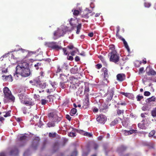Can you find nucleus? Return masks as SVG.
Wrapping results in <instances>:
<instances>
[{
    "label": "nucleus",
    "instance_id": "nucleus-37",
    "mask_svg": "<svg viewBox=\"0 0 156 156\" xmlns=\"http://www.w3.org/2000/svg\"><path fill=\"white\" fill-rule=\"evenodd\" d=\"M68 135L69 136H70L71 137H74V136H76V134L75 133L73 132H70L68 134Z\"/></svg>",
    "mask_w": 156,
    "mask_h": 156
},
{
    "label": "nucleus",
    "instance_id": "nucleus-9",
    "mask_svg": "<svg viewBox=\"0 0 156 156\" xmlns=\"http://www.w3.org/2000/svg\"><path fill=\"white\" fill-rule=\"evenodd\" d=\"M23 104L26 105H28L30 106H33L34 104V101H32L31 99L27 98H26L24 101L23 102Z\"/></svg>",
    "mask_w": 156,
    "mask_h": 156
},
{
    "label": "nucleus",
    "instance_id": "nucleus-39",
    "mask_svg": "<svg viewBox=\"0 0 156 156\" xmlns=\"http://www.w3.org/2000/svg\"><path fill=\"white\" fill-rule=\"evenodd\" d=\"M47 101L45 99H42L41 100V104L42 105H44L47 103Z\"/></svg>",
    "mask_w": 156,
    "mask_h": 156
},
{
    "label": "nucleus",
    "instance_id": "nucleus-18",
    "mask_svg": "<svg viewBox=\"0 0 156 156\" xmlns=\"http://www.w3.org/2000/svg\"><path fill=\"white\" fill-rule=\"evenodd\" d=\"M3 92L4 96H5L11 93V92L10 91L8 88L7 87H5L3 89Z\"/></svg>",
    "mask_w": 156,
    "mask_h": 156
},
{
    "label": "nucleus",
    "instance_id": "nucleus-12",
    "mask_svg": "<svg viewBox=\"0 0 156 156\" xmlns=\"http://www.w3.org/2000/svg\"><path fill=\"white\" fill-rule=\"evenodd\" d=\"M146 121V119H144L140 123H138V127L142 129H145L146 128L145 125V122Z\"/></svg>",
    "mask_w": 156,
    "mask_h": 156
},
{
    "label": "nucleus",
    "instance_id": "nucleus-41",
    "mask_svg": "<svg viewBox=\"0 0 156 156\" xmlns=\"http://www.w3.org/2000/svg\"><path fill=\"white\" fill-rule=\"evenodd\" d=\"M60 87L62 89H64L66 87V86L64 83L61 82L60 83Z\"/></svg>",
    "mask_w": 156,
    "mask_h": 156
},
{
    "label": "nucleus",
    "instance_id": "nucleus-23",
    "mask_svg": "<svg viewBox=\"0 0 156 156\" xmlns=\"http://www.w3.org/2000/svg\"><path fill=\"white\" fill-rule=\"evenodd\" d=\"M76 108H73L71 109L70 112V114L71 116H73L76 113Z\"/></svg>",
    "mask_w": 156,
    "mask_h": 156
},
{
    "label": "nucleus",
    "instance_id": "nucleus-54",
    "mask_svg": "<svg viewBox=\"0 0 156 156\" xmlns=\"http://www.w3.org/2000/svg\"><path fill=\"white\" fill-rule=\"evenodd\" d=\"M62 68H61L59 66H58V69L56 72V73H59L62 71Z\"/></svg>",
    "mask_w": 156,
    "mask_h": 156
},
{
    "label": "nucleus",
    "instance_id": "nucleus-55",
    "mask_svg": "<svg viewBox=\"0 0 156 156\" xmlns=\"http://www.w3.org/2000/svg\"><path fill=\"white\" fill-rule=\"evenodd\" d=\"M83 89L82 88H79L78 89V92L79 93V94H82L83 91Z\"/></svg>",
    "mask_w": 156,
    "mask_h": 156
},
{
    "label": "nucleus",
    "instance_id": "nucleus-45",
    "mask_svg": "<svg viewBox=\"0 0 156 156\" xmlns=\"http://www.w3.org/2000/svg\"><path fill=\"white\" fill-rule=\"evenodd\" d=\"M143 97L142 96L138 95L136 97V98L138 101H140L142 99Z\"/></svg>",
    "mask_w": 156,
    "mask_h": 156
},
{
    "label": "nucleus",
    "instance_id": "nucleus-63",
    "mask_svg": "<svg viewBox=\"0 0 156 156\" xmlns=\"http://www.w3.org/2000/svg\"><path fill=\"white\" fill-rule=\"evenodd\" d=\"M88 154L87 152H83L82 154V156H87Z\"/></svg>",
    "mask_w": 156,
    "mask_h": 156
},
{
    "label": "nucleus",
    "instance_id": "nucleus-43",
    "mask_svg": "<svg viewBox=\"0 0 156 156\" xmlns=\"http://www.w3.org/2000/svg\"><path fill=\"white\" fill-rule=\"evenodd\" d=\"M109 49L112 51H115V46L113 45H111L109 46Z\"/></svg>",
    "mask_w": 156,
    "mask_h": 156
},
{
    "label": "nucleus",
    "instance_id": "nucleus-4",
    "mask_svg": "<svg viewBox=\"0 0 156 156\" xmlns=\"http://www.w3.org/2000/svg\"><path fill=\"white\" fill-rule=\"evenodd\" d=\"M114 87H109L108 89V91L107 94L106 101L108 102L110 101L112 99L113 95L114 93Z\"/></svg>",
    "mask_w": 156,
    "mask_h": 156
},
{
    "label": "nucleus",
    "instance_id": "nucleus-57",
    "mask_svg": "<svg viewBox=\"0 0 156 156\" xmlns=\"http://www.w3.org/2000/svg\"><path fill=\"white\" fill-rule=\"evenodd\" d=\"M93 111L95 112H97L98 111V109L96 107H94L93 108Z\"/></svg>",
    "mask_w": 156,
    "mask_h": 156
},
{
    "label": "nucleus",
    "instance_id": "nucleus-42",
    "mask_svg": "<svg viewBox=\"0 0 156 156\" xmlns=\"http://www.w3.org/2000/svg\"><path fill=\"white\" fill-rule=\"evenodd\" d=\"M40 96L38 95H36V94L34 95V98L37 100H40Z\"/></svg>",
    "mask_w": 156,
    "mask_h": 156
},
{
    "label": "nucleus",
    "instance_id": "nucleus-38",
    "mask_svg": "<svg viewBox=\"0 0 156 156\" xmlns=\"http://www.w3.org/2000/svg\"><path fill=\"white\" fill-rule=\"evenodd\" d=\"M62 67L63 69L66 70L68 69V65L66 63H64V64L62 65Z\"/></svg>",
    "mask_w": 156,
    "mask_h": 156
},
{
    "label": "nucleus",
    "instance_id": "nucleus-11",
    "mask_svg": "<svg viewBox=\"0 0 156 156\" xmlns=\"http://www.w3.org/2000/svg\"><path fill=\"white\" fill-rule=\"evenodd\" d=\"M116 77L118 81L122 82L125 79L126 76L123 73H120L117 75Z\"/></svg>",
    "mask_w": 156,
    "mask_h": 156
},
{
    "label": "nucleus",
    "instance_id": "nucleus-15",
    "mask_svg": "<svg viewBox=\"0 0 156 156\" xmlns=\"http://www.w3.org/2000/svg\"><path fill=\"white\" fill-rule=\"evenodd\" d=\"M18 95L19 97L20 101L22 103H23V102H24L27 98V96H25L22 93L19 94H18Z\"/></svg>",
    "mask_w": 156,
    "mask_h": 156
},
{
    "label": "nucleus",
    "instance_id": "nucleus-49",
    "mask_svg": "<svg viewBox=\"0 0 156 156\" xmlns=\"http://www.w3.org/2000/svg\"><path fill=\"white\" fill-rule=\"evenodd\" d=\"M98 57L103 62L105 63V59L103 56L101 55H100L98 56Z\"/></svg>",
    "mask_w": 156,
    "mask_h": 156
},
{
    "label": "nucleus",
    "instance_id": "nucleus-14",
    "mask_svg": "<svg viewBox=\"0 0 156 156\" xmlns=\"http://www.w3.org/2000/svg\"><path fill=\"white\" fill-rule=\"evenodd\" d=\"M2 77L5 81L12 82V77L11 75L8 76L3 75Z\"/></svg>",
    "mask_w": 156,
    "mask_h": 156
},
{
    "label": "nucleus",
    "instance_id": "nucleus-8",
    "mask_svg": "<svg viewBox=\"0 0 156 156\" xmlns=\"http://www.w3.org/2000/svg\"><path fill=\"white\" fill-rule=\"evenodd\" d=\"M107 120L106 117L103 115H101L97 118V120L100 123L104 124Z\"/></svg>",
    "mask_w": 156,
    "mask_h": 156
},
{
    "label": "nucleus",
    "instance_id": "nucleus-27",
    "mask_svg": "<svg viewBox=\"0 0 156 156\" xmlns=\"http://www.w3.org/2000/svg\"><path fill=\"white\" fill-rule=\"evenodd\" d=\"M18 153V151L17 149H16L14 151H12L11 152V154L12 155H16Z\"/></svg>",
    "mask_w": 156,
    "mask_h": 156
},
{
    "label": "nucleus",
    "instance_id": "nucleus-32",
    "mask_svg": "<svg viewBox=\"0 0 156 156\" xmlns=\"http://www.w3.org/2000/svg\"><path fill=\"white\" fill-rule=\"evenodd\" d=\"M124 111L123 110H121L120 109H118L117 111V114L118 115H119L121 114H123Z\"/></svg>",
    "mask_w": 156,
    "mask_h": 156
},
{
    "label": "nucleus",
    "instance_id": "nucleus-44",
    "mask_svg": "<svg viewBox=\"0 0 156 156\" xmlns=\"http://www.w3.org/2000/svg\"><path fill=\"white\" fill-rule=\"evenodd\" d=\"M56 135V133H49V136L50 137H53L55 136Z\"/></svg>",
    "mask_w": 156,
    "mask_h": 156
},
{
    "label": "nucleus",
    "instance_id": "nucleus-16",
    "mask_svg": "<svg viewBox=\"0 0 156 156\" xmlns=\"http://www.w3.org/2000/svg\"><path fill=\"white\" fill-rule=\"evenodd\" d=\"M107 108L108 107L107 105L104 103L102 104L100 107L99 111L100 112H105L106 111V110L107 109Z\"/></svg>",
    "mask_w": 156,
    "mask_h": 156
},
{
    "label": "nucleus",
    "instance_id": "nucleus-48",
    "mask_svg": "<svg viewBox=\"0 0 156 156\" xmlns=\"http://www.w3.org/2000/svg\"><path fill=\"white\" fill-rule=\"evenodd\" d=\"M27 137L26 136L23 135L21 136L20 138V140H23L26 139Z\"/></svg>",
    "mask_w": 156,
    "mask_h": 156
},
{
    "label": "nucleus",
    "instance_id": "nucleus-33",
    "mask_svg": "<svg viewBox=\"0 0 156 156\" xmlns=\"http://www.w3.org/2000/svg\"><path fill=\"white\" fill-rule=\"evenodd\" d=\"M118 122V121L117 119H115L111 123V126H114L115 125V124L117 123Z\"/></svg>",
    "mask_w": 156,
    "mask_h": 156
},
{
    "label": "nucleus",
    "instance_id": "nucleus-2",
    "mask_svg": "<svg viewBox=\"0 0 156 156\" xmlns=\"http://www.w3.org/2000/svg\"><path fill=\"white\" fill-rule=\"evenodd\" d=\"M108 56H110L109 60L110 62L118 64V62L119 61V56L116 51H111L108 53Z\"/></svg>",
    "mask_w": 156,
    "mask_h": 156
},
{
    "label": "nucleus",
    "instance_id": "nucleus-47",
    "mask_svg": "<svg viewBox=\"0 0 156 156\" xmlns=\"http://www.w3.org/2000/svg\"><path fill=\"white\" fill-rule=\"evenodd\" d=\"M151 5V4L150 3L148 2H145L144 3V6L146 7L149 8Z\"/></svg>",
    "mask_w": 156,
    "mask_h": 156
},
{
    "label": "nucleus",
    "instance_id": "nucleus-62",
    "mask_svg": "<svg viewBox=\"0 0 156 156\" xmlns=\"http://www.w3.org/2000/svg\"><path fill=\"white\" fill-rule=\"evenodd\" d=\"M0 156H6L5 154L3 152L0 153Z\"/></svg>",
    "mask_w": 156,
    "mask_h": 156
},
{
    "label": "nucleus",
    "instance_id": "nucleus-50",
    "mask_svg": "<svg viewBox=\"0 0 156 156\" xmlns=\"http://www.w3.org/2000/svg\"><path fill=\"white\" fill-rule=\"evenodd\" d=\"M150 94L151 93L149 92L146 91L144 92V95L145 96H149Z\"/></svg>",
    "mask_w": 156,
    "mask_h": 156
},
{
    "label": "nucleus",
    "instance_id": "nucleus-3",
    "mask_svg": "<svg viewBox=\"0 0 156 156\" xmlns=\"http://www.w3.org/2000/svg\"><path fill=\"white\" fill-rule=\"evenodd\" d=\"M44 45L47 47L56 50H58L62 48V47L58 46L57 42H45Z\"/></svg>",
    "mask_w": 156,
    "mask_h": 156
},
{
    "label": "nucleus",
    "instance_id": "nucleus-26",
    "mask_svg": "<svg viewBox=\"0 0 156 156\" xmlns=\"http://www.w3.org/2000/svg\"><path fill=\"white\" fill-rule=\"evenodd\" d=\"M72 12H73V14L75 16H77L80 13V12L79 10H72Z\"/></svg>",
    "mask_w": 156,
    "mask_h": 156
},
{
    "label": "nucleus",
    "instance_id": "nucleus-35",
    "mask_svg": "<svg viewBox=\"0 0 156 156\" xmlns=\"http://www.w3.org/2000/svg\"><path fill=\"white\" fill-rule=\"evenodd\" d=\"M1 70H2V73H6L8 72L7 68H5L4 67L3 68L2 67Z\"/></svg>",
    "mask_w": 156,
    "mask_h": 156
},
{
    "label": "nucleus",
    "instance_id": "nucleus-6",
    "mask_svg": "<svg viewBox=\"0 0 156 156\" xmlns=\"http://www.w3.org/2000/svg\"><path fill=\"white\" fill-rule=\"evenodd\" d=\"M49 117L53 118L54 122L58 123L62 119L61 117H59L57 115L54 113H50L48 114Z\"/></svg>",
    "mask_w": 156,
    "mask_h": 156
},
{
    "label": "nucleus",
    "instance_id": "nucleus-46",
    "mask_svg": "<svg viewBox=\"0 0 156 156\" xmlns=\"http://www.w3.org/2000/svg\"><path fill=\"white\" fill-rule=\"evenodd\" d=\"M77 154V152L76 150H75L72 153L71 156H76Z\"/></svg>",
    "mask_w": 156,
    "mask_h": 156
},
{
    "label": "nucleus",
    "instance_id": "nucleus-17",
    "mask_svg": "<svg viewBox=\"0 0 156 156\" xmlns=\"http://www.w3.org/2000/svg\"><path fill=\"white\" fill-rule=\"evenodd\" d=\"M68 49L66 50V48H63V51L64 52V54L65 55H67L69 53V50L72 49L73 48V46L72 45L68 46H67Z\"/></svg>",
    "mask_w": 156,
    "mask_h": 156
},
{
    "label": "nucleus",
    "instance_id": "nucleus-30",
    "mask_svg": "<svg viewBox=\"0 0 156 156\" xmlns=\"http://www.w3.org/2000/svg\"><path fill=\"white\" fill-rule=\"evenodd\" d=\"M152 115L154 117L156 116V108L153 109L151 111Z\"/></svg>",
    "mask_w": 156,
    "mask_h": 156
},
{
    "label": "nucleus",
    "instance_id": "nucleus-7",
    "mask_svg": "<svg viewBox=\"0 0 156 156\" xmlns=\"http://www.w3.org/2000/svg\"><path fill=\"white\" fill-rule=\"evenodd\" d=\"M65 32L62 29H58L57 31H56L54 33V36L55 37H54V39L55 40L57 37H55V36L58 37L62 36L64 34Z\"/></svg>",
    "mask_w": 156,
    "mask_h": 156
},
{
    "label": "nucleus",
    "instance_id": "nucleus-61",
    "mask_svg": "<svg viewBox=\"0 0 156 156\" xmlns=\"http://www.w3.org/2000/svg\"><path fill=\"white\" fill-rule=\"evenodd\" d=\"M94 147L95 149H96L98 147V145L97 144H94Z\"/></svg>",
    "mask_w": 156,
    "mask_h": 156
},
{
    "label": "nucleus",
    "instance_id": "nucleus-56",
    "mask_svg": "<svg viewBox=\"0 0 156 156\" xmlns=\"http://www.w3.org/2000/svg\"><path fill=\"white\" fill-rule=\"evenodd\" d=\"M66 118L69 121H70L71 118V117L68 115H66Z\"/></svg>",
    "mask_w": 156,
    "mask_h": 156
},
{
    "label": "nucleus",
    "instance_id": "nucleus-13",
    "mask_svg": "<svg viewBox=\"0 0 156 156\" xmlns=\"http://www.w3.org/2000/svg\"><path fill=\"white\" fill-rule=\"evenodd\" d=\"M119 39L122 40L123 41V44L125 46V47L127 49V51L128 52L130 50L129 47L126 41H125V39L122 37L120 35H119L118 37H117Z\"/></svg>",
    "mask_w": 156,
    "mask_h": 156
},
{
    "label": "nucleus",
    "instance_id": "nucleus-29",
    "mask_svg": "<svg viewBox=\"0 0 156 156\" xmlns=\"http://www.w3.org/2000/svg\"><path fill=\"white\" fill-rule=\"evenodd\" d=\"M50 84L52 86V87L54 88V90H55L56 88L55 86L57 84V83L55 82H52L51 81H50Z\"/></svg>",
    "mask_w": 156,
    "mask_h": 156
},
{
    "label": "nucleus",
    "instance_id": "nucleus-10",
    "mask_svg": "<svg viewBox=\"0 0 156 156\" xmlns=\"http://www.w3.org/2000/svg\"><path fill=\"white\" fill-rule=\"evenodd\" d=\"M77 132L84 136L89 137H92V136L93 135L92 133H89L87 132H86L82 130H77Z\"/></svg>",
    "mask_w": 156,
    "mask_h": 156
},
{
    "label": "nucleus",
    "instance_id": "nucleus-1",
    "mask_svg": "<svg viewBox=\"0 0 156 156\" xmlns=\"http://www.w3.org/2000/svg\"><path fill=\"white\" fill-rule=\"evenodd\" d=\"M30 73L29 64L26 62H24L17 65L15 73H14V76L16 79L19 77V75L26 77L29 76Z\"/></svg>",
    "mask_w": 156,
    "mask_h": 156
},
{
    "label": "nucleus",
    "instance_id": "nucleus-34",
    "mask_svg": "<svg viewBox=\"0 0 156 156\" xmlns=\"http://www.w3.org/2000/svg\"><path fill=\"white\" fill-rule=\"evenodd\" d=\"M155 133V131L153 130L151 131L149 134L148 136L149 137L152 136Z\"/></svg>",
    "mask_w": 156,
    "mask_h": 156
},
{
    "label": "nucleus",
    "instance_id": "nucleus-20",
    "mask_svg": "<svg viewBox=\"0 0 156 156\" xmlns=\"http://www.w3.org/2000/svg\"><path fill=\"white\" fill-rule=\"evenodd\" d=\"M148 75L149 76L150 75H156V72L153 69L150 68L149 71L148 72Z\"/></svg>",
    "mask_w": 156,
    "mask_h": 156
},
{
    "label": "nucleus",
    "instance_id": "nucleus-5",
    "mask_svg": "<svg viewBox=\"0 0 156 156\" xmlns=\"http://www.w3.org/2000/svg\"><path fill=\"white\" fill-rule=\"evenodd\" d=\"M15 100V97L12 95L11 93L10 94L4 96V101L5 103H8L11 102H14Z\"/></svg>",
    "mask_w": 156,
    "mask_h": 156
},
{
    "label": "nucleus",
    "instance_id": "nucleus-58",
    "mask_svg": "<svg viewBox=\"0 0 156 156\" xmlns=\"http://www.w3.org/2000/svg\"><path fill=\"white\" fill-rule=\"evenodd\" d=\"M121 94L126 97L128 96L129 94V93L124 92H122Z\"/></svg>",
    "mask_w": 156,
    "mask_h": 156
},
{
    "label": "nucleus",
    "instance_id": "nucleus-36",
    "mask_svg": "<svg viewBox=\"0 0 156 156\" xmlns=\"http://www.w3.org/2000/svg\"><path fill=\"white\" fill-rule=\"evenodd\" d=\"M46 83H44L40 85V87L42 89L46 87Z\"/></svg>",
    "mask_w": 156,
    "mask_h": 156
},
{
    "label": "nucleus",
    "instance_id": "nucleus-21",
    "mask_svg": "<svg viewBox=\"0 0 156 156\" xmlns=\"http://www.w3.org/2000/svg\"><path fill=\"white\" fill-rule=\"evenodd\" d=\"M135 131L133 129L131 130H125L124 132V134L126 136L130 134H132L133 133H134Z\"/></svg>",
    "mask_w": 156,
    "mask_h": 156
},
{
    "label": "nucleus",
    "instance_id": "nucleus-19",
    "mask_svg": "<svg viewBox=\"0 0 156 156\" xmlns=\"http://www.w3.org/2000/svg\"><path fill=\"white\" fill-rule=\"evenodd\" d=\"M76 21V20H73V18H71L69 21L70 24L73 28L75 27H76V24L75 23Z\"/></svg>",
    "mask_w": 156,
    "mask_h": 156
},
{
    "label": "nucleus",
    "instance_id": "nucleus-64",
    "mask_svg": "<svg viewBox=\"0 0 156 156\" xmlns=\"http://www.w3.org/2000/svg\"><path fill=\"white\" fill-rule=\"evenodd\" d=\"M97 66L98 69H100L101 67L102 66L101 64H98L97 65Z\"/></svg>",
    "mask_w": 156,
    "mask_h": 156
},
{
    "label": "nucleus",
    "instance_id": "nucleus-24",
    "mask_svg": "<svg viewBox=\"0 0 156 156\" xmlns=\"http://www.w3.org/2000/svg\"><path fill=\"white\" fill-rule=\"evenodd\" d=\"M54 122H49L47 124V126L48 127H53L55 126Z\"/></svg>",
    "mask_w": 156,
    "mask_h": 156
},
{
    "label": "nucleus",
    "instance_id": "nucleus-60",
    "mask_svg": "<svg viewBox=\"0 0 156 156\" xmlns=\"http://www.w3.org/2000/svg\"><path fill=\"white\" fill-rule=\"evenodd\" d=\"M81 24H79L77 27V30H80V29L81 28Z\"/></svg>",
    "mask_w": 156,
    "mask_h": 156
},
{
    "label": "nucleus",
    "instance_id": "nucleus-25",
    "mask_svg": "<svg viewBox=\"0 0 156 156\" xmlns=\"http://www.w3.org/2000/svg\"><path fill=\"white\" fill-rule=\"evenodd\" d=\"M155 100V98L154 96H153L151 98H149L147 100L146 102H149L152 101H154Z\"/></svg>",
    "mask_w": 156,
    "mask_h": 156
},
{
    "label": "nucleus",
    "instance_id": "nucleus-59",
    "mask_svg": "<svg viewBox=\"0 0 156 156\" xmlns=\"http://www.w3.org/2000/svg\"><path fill=\"white\" fill-rule=\"evenodd\" d=\"M144 69V68H143V67L140 68L139 69V74H140V73H142Z\"/></svg>",
    "mask_w": 156,
    "mask_h": 156
},
{
    "label": "nucleus",
    "instance_id": "nucleus-31",
    "mask_svg": "<svg viewBox=\"0 0 156 156\" xmlns=\"http://www.w3.org/2000/svg\"><path fill=\"white\" fill-rule=\"evenodd\" d=\"M41 64L40 62H37L36 64L34 65V67L36 68V69H38L39 67L41 66Z\"/></svg>",
    "mask_w": 156,
    "mask_h": 156
},
{
    "label": "nucleus",
    "instance_id": "nucleus-51",
    "mask_svg": "<svg viewBox=\"0 0 156 156\" xmlns=\"http://www.w3.org/2000/svg\"><path fill=\"white\" fill-rule=\"evenodd\" d=\"M10 112H7L6 113H5V114L4 115V116L5 117H6L8 116H10Z\"/></svg>",
    "mask_w": 156,
    "mask_h": 156
},
{
    "label": "nucleus",
    "instance_id": "nucleus-40",
    "mask_svg": "<svg viewBox=\"0 0 156 156\" xmlns=\"http://www.w3.org/2000/svg\"><path fill=\"white\" fill-rule=\"evenodd\" d=\"M126 149V147L124 146H121L120 148H119L118 150V151L119 152L120 151H123Z\"/></svg>",
    "mask_w": 156,
    "mask_h": 156
},
{
    "label": "nucleus",
    "instance_id": "nucleus-53",
    "mask_svg": "<svg viewBox=\"0 0 156 156\" xmlns=\"http://www.w3.org/2000/svg\"><path fill=\"white\" fill-rule=\"evenodd\" d=\"M69 52H70V54L72 55L73 56L75 55V54L76 53V50H74L72 51H69Z\"/></svg>",
    "mask_w": 156,
    "mask_h": 156
},
{
    "label": "nucleus",
    "instance_id": "nucleus-52",
    "mask_svg": "<svg viewBox=\"0 0 156 156\" xmlns=\"http://www.w3.org/2000/svg\"><path fill=\"white\" fill-rule=\"evenodd\" d=\"M89 88L88 87H85L84 89V92L86 93L87 92H89Z\"/></svg>",
    "mask_w": 156,
    "mask_h": 156
},
{
    "label": "nucleus",
    "instance_id": "nucleus-28",
    "mask_svg": "<svg viewBox=\"0 0 156 156\" xmlns=\"http://www.w3.org/2000/svg\"><path fill=\"white\" fill-rule=\"evenodd\" d=\"M83 104L84 105L86 106H87L89 105V99L88 98L85 99L83 102Z\"/></svg>",
    "mask_w": 156,
    "mask_h": 156
},
{
    "label": "nucleus",
    "instance_id": "nucleus-22",
    "mask_svg": "<svg viewBox=\"0 0 156 156\" xmlns=\"http://www.w3.org/2000/svg\"><path fill=\"white\" fill-rule=\"evenodd\" d=\"M21 51L22 52H26L27 53V55H26V58H27L28 57H29L30 55V54L32 53V52H29L28 51L25 50V49H22V48L21 49Z\"/></svg>",
    "mask_w": 156,
    "mask_h": 156
}]
</instances>
